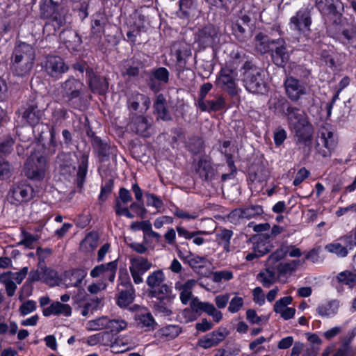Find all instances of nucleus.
I'll list each match as a JSON object with an SVG mask.
<instances>
[{
    "label": "nucleus",
    "mask_w": 356,
    "mask_h": 356,
    "mask_svg": "<svg viewBox=\"0 0 356 356\" xmlns=\"http://www.w3.org/2000/svg\"><path fill=\"white\" fill-rule=\"evenodd\" d=\"M286 116L287 117L289 127L294 134V140L296 144L302 147H310L313 140L314 129L307 114L298 108L289 106Z\"/></svg>",
    "instance_id": "f257e3e1"
},
{
    "label": "nucleus",
    "mask_w": 356,
    "mask_h": 356,
    "mask_svg": "<svg viewBox=\"0 0 356 356\" xmlns=\"http://www.w3.org/2000/svg\"><path fill=\"white\" fill-rule=\"evenodd\" d=\"M35 50L26 42L19 43L14 49L12 56V69L14 73L20 76H25L31 71L34 60Z\"/></svg>",
    "instance_id": "f03ea898"
},
{
    "label": "nucleus",
    "mask_w": 356,
    "mask_h": 356,
    "mask_svg": "<svg viewBox=\"0 0 356 356\" xmlns=\"http://www.w3.org/2000/svg\"><path fill=\"white\" fill-rule=\"evenodd\" d=\"M84 89L83 82L70 77L61 83L60 94L69 106L81 110L83 107Z\"/></svg>",
    "instance_id": "7ed1b4c3"
},
{
    "label": "nucleus",
    "mask_w": 356,
    "mask_h": 356,
    "mask_svg": "<svg viewBox=\"0 0 356 356\" xmlns=\"http://www.w3.org/2000/svg\"><path fill=\"white\" fill-rule=\"evenodd\" d=\"M243 67V83L246 90L252 93H263L266 90L264 72L250 62H245Z\"/></svg>",
    "instance_id": "20e7f679"
},
{
    "label": "nucleus",
    "mask_w": 356,
    "mask_h": 356,
    "mask_svg": "<svg viewBox=\"0 0 356 356\" xmlns=\"http://www.w3.org/2000/svg\"><path fill=\"white\" fill-rule=\"evenodd\" d=\"M312 7L308 6L301 8L295 15L290 18L289 23L291 30L307 36L311 33Z\"/></svg>",
    "instance_id": "39448f33"
},
{
    "label": "nucleus",
    "mask_w": 356,
    "mask_h": 356,
    "mask_svg": "<svg viewBox=\"0 0 356 356\" xmlns=\"http://www.w3.org/2000/svg\"><path fill=\"white\" fill-rule=\"evenodd\" d=\"M41 66L46 74L55 80L60 79L69 69L64 60L60 56L56 55L47 56Z\"/></svg>",
    "instance_id": "423d86ee"
},
{
    "label": "nucleus",
    "mask_w": 356,
    "mask_h": 356,
    "mask_svg": "<svg viewBox=\"0 0 356 356\" xmlns=\"http://www.w3.org/2000/svg\"><path fill=\"white\" fill-rule=\"evenodd\" d=\"M33 197V188L25 182L14 184L7 195L8 200L16 205L29 201Z\"/></svg>",
    "instance_id": "0eeeda50"
},
{
    "label": "nucleus",
    "mask_w": 356,
    "mask_h": 356,
    "mask_svg": "<svg viewBox=\"0 0 356 356\" xmlns=\"http://www.w3.org/2000/svg\"><path fill=\"white\" fill-rule=\"evenodd\" d=\"M47 171V160L44 156H40L36 160L30 157L24 166L25 176L32 180H42Z\"/></svg>",
    "instance_id": "6e6552de"
},
{
    "label": "nucleus",
    "mask_w": 356,
    "mask_h": 356,
    "mask_svg": "<svg viewBox=\"0 0 356 356\" xmlns=\"http://www.w3.org/2000/svg\"><path fill=\"white\" fill-rule=\"evenodd\" d=\"M236 76L237 74L234 69L222 67L217 77L216 85L229 95H235L238 93Z\"/></svg>",
    "instance_id": "1a4fd4ad"
},
{
    "label": "nucleus",
    "mask_w": 356,
    "mask_h": 356,
    "mask_svg": "<svg viewBox=\"0 0 356 356\" xmlns=\"http://www.w3.org/2000/svg\"><path fill=\"white\" fill-rule=\"evenodd\" d=\"M152 263L141 256H136L130 259L129 271L136 284H140L143 282V276L152 267Z\"/></svg>",
    "instance_id": "9d476101"
},
{
    "label": "nucleus",
    "mask_w": 356,
    "mask_h": 356,
    "mask_svg": "<svg viewBox=\"0 0 356 356\" xmlns=\"http://www.w3.org/2000/svg\"><path fill=\"white\" fill-rule=\"evenodd\" d=\"M315 6L322 15L327 16L334 23L341 17L343 9L340 0H316Z\"/></svg>",
    "instance_id": "9b49d317"
},
{
    "label": "nucleus",
    "mask_w": 356,
    "mask_h": 356,
    "mask_svg": "<svg viewBox=\"0 0 356 356\" xmlns=\"http://www.w3.org/2000/svg\"><path fill=\"white\" fill-rule=\"evenodd\" d=\"M286 94L292 102L298 101L309 93V88L307 83L294 77L286 78L284 81Z\"/></svg>",
    "instance_id": "f8f14e48"
},
{
    "label": "nucleus",
    "mask_w": 356,
    "mask_h": 356,
    "mask_svg": "<svg viewBox=\"0 0 356 356\" xmlns=\"http://www.w3.org/2000/svg\"><path fill=\"white\" fill-rule=\"evenodd\" d=\"M270 56L273 62L279 67H284L289 61L290 54L282 38L272 40Z\"/></svg>",
    "instance_id": "ddd939ff"
},
{
    "label": "nucleus",
    "mask_w": 356,
    "mask_h": 356,
    "mask_svg": "<svg viewBox=\"0 0 356 356\" xmlns=\"http://www.w3.org/2000/svg\"><path fill=\"white\" fill-rule=\"evenodd\" d=\"M264 213L262 207L259 205H251L244 208H238L233 210L229 214L230 222L238 223L243 220H250L261 216Z\"/></svg>",
    "instance_id": "4468645a"
},
{
    "label": "nucleus",
    "mask_w": 356,
    "mask_h": 356,
    "mask_svg": "<svg viewBox=\"0 0 356 356\" xmlns=\"http://www.w3.org/2000/svg\"><path fill=\"white\" fill-rule=\"evenodd\" d=\"M219 40L218 30L213 25H208L200 29L195 37V41L202 48L212 47Z\"/></svg>",
    "instance_id": "2eb2a0df"
},
{
    "label": "nucleus",
    "mask_w": 356,
    "mask_h": 356,
    "mask_svg": "<svg viewBox=\"0 0 356 356\" xmlns=\"http://www.w3.org/2000/svg\"><path fill=\"white\" fill-rule=\"evenodd\" d=\"M320 140L323 143L325 149L319 150V154L323 157L330 156L331 152L334 149L337 144L336 134L330 127H323L320 129Z\"/></svg>",
    "instance_id": "dca6fc26"
},
{
    "label": "nucleus",
    "mask_w": 356,
    "mask_h": 356,
    "mask_svg": "<svg viewBox=\"0 0 356 356\" xmlns=\"http://www.w3.org/2000/svg\"><path fill=\"white\" fill-rule=\"evenodd\" d=\"M197 281L195 279L184 280L182 276L175 283V289L179 292L181 302L187 305L193 298V289Z\"/></svg>",
    "instance_id": "f3484780"
},
{
    "label": "nucleus",
    "mask_w": 356,
    "mask_h": 356,
    "mask_svg": "<svg viewBox=\"0 0 356 356\" xmlns=\"http://www.w3.org/2000/svg\"><path fill=\"white\" fill-rule=\"evenodd\" d=\"M118 268V261H113L104 264L96 266L90 273V275L93 277H102L104 280H108L111 282H113L115 277L116 270Z\"/></svg>",
    "instance_id": "a211bd4d"
},
{
    "label": "nucleus",
    "mask_w": 356,
    "mask_h": 356,
    "mask_svg": "<svg viewBox=\"0 0 356 356\" xmlns=\"http://www.w3.org/2000/svg\"><path fill=\"white\" fill-rule=\"evenodd\" d=\"M151 104L150 99L143 94L134 92L128 98L127 106L130 111H138L145 113Z\"/></svg>",
    "instance_id": "6ab92c4d"
},
{
    "label": "nucleus",
    "mask_w": 356,
    "mask_h": 356,
    "mask_svg": "<svg viewBox=\"0 0 356 356\" xmlns=\"http://www.w3.org/2000/svg\"><path fill=\"white\" fill-rule=\"evenodd\" d=\"M340 25L338 31V39L343 44L353 42L356 38V26L349 23L346 19L341 17L338 19L337 22Z\"/></svg>",
    "instance_id": "aec40b11"
},
{
    "label": "nucleus",
    "mask_w": 356,
    "mask_h": 356,
    "mask_svg": "<svg viewBox=\"0 0 356 356\" xmlns=\"http://www.w3.org/2000/svg\"><path fill=\"white\" fill-rule=\"evenodd\" d=\"M227 334L225 328L218 329L200 338L197 345L204 349L216 346L225 339Z\"/></svg>",
    "instance_id": "412c9836"
},
{
    "label": "nucleus",
    "mask_w": 356,
    "mask_h": 356,
    "mask_svg": "<svg viewBox=\"0 0 356 356\" xmlns=\"http://www.w3.org/2000/svg\"><path fill=\"white\" fill-rule=\"evenodd\" d=\"M129 127L133 131L140 136L148 137L150 135L149 129L151 123L149 120L143 115H133Z\"/></svg>",
    "instance_id": "4be33fe9"
},
{
    "label": "nucleus",
    "mask_w": 356,
    "mask_h": 356,
    "mask_svg": "<svg viewBox=\"0 0 356 356\" xmlns=\"http://www.w3.org/2000/svg\"><path fill=\"white\" fill-rule=\"evenodd\" d=\"M72 314V308L68 304H64L59 301L53 302L49 307L42 310V314L46 316H62L70 317Z\"/></svg>",
    "instance_id": "5701e85b"
},
{
    "label": "nucleus",
    "mask_w": 356,
    "mask_h": 356,
    "mask_svg": "<svg viewBox=\"0 0 356 356\" xmlns=\"http://www.w3.org/2000/svg\"><path fill=\"white\" fill-rule=\"evenodd\" d=\"M87 275V271L83 268H75L65 273L64 282L67 288L81 286L82 282Z\"/></svg>",
    "instance_id": "b1692460"
},
{
    "label": "nucleus",
    "mask_w": 356,
    "mask_h": 356,
    "mask_svg": "<svg viewBox=\"0 0 356 356\" xmlns=\"http://www.w3.org/2000/svg\"><path fill=\"white\" fill-rule=\"evenodd\" d=\"M302 255V251L300 248L293 245L283 243L275 252H273L270 259L273 261H279L286 256L291 257H300Z\"/></svg>",
    "instance_id": "393cba45"
},
{
    "label": "nucleus",
    "mask_w": 356,
    "mask_h": 356,
    "mask_svg": "<svg viewBox=\"0 0 356 356\" xmlns=\"http://www.w3.org/2000/svg\"><path fill=\"white\" fill-rule=\"evenodd\" d=\"M135 319L138 325L145 331L155 329L156 323L150 312L146 308H141L136 314Z\"/></svg>",
    "instance_id": "a878e982"
},
{
    "label": "nucleus",
    "mask_w": 356,
    "mask_h": 356,
    "mask_svg": "<svg viewBox=\"0 0 356 356\" xmlns=\"http://www.w3.org/2000/svg\"><path fill=\"white\" fill-rule=\"evenodd\" d=\"M179 258L187 263L198 273H201L202 270L209 264V261L205 257H200L191 253H188L186 257H183L179 254Z\"/></svg>",
    "instance_id": "bb28decb"
},
{
    "label": "nucleus",
    "mask_w": 356,
    "mask_h": 356,
    "mask_svg": "<svg viewBox=\"0 0 356 356\" xmlns=\"http://www.w3.org/2000/svg\"><path fill=\"white\" fill-rule=\"evenodd\" d=\"M339 306L337 300H328L318 305L316 312L321 317H332L338 312Z\"/></svg>",
    "instance_id": "cd10ccee"
},
{
    "label": "nucleus",
    "mask_w": 356,
    "mask_h": 356,
    "mask_svg": "<svg viewBox=\"0 0 356 356\" xmlns=\"http://www.w3.org/2000/svg\"><path fill=\"white\" fill-rule=\"evenodd\" d=\"M89 86L92 92L104 94L108 88V83L104 77L92 74L89 79Z\"/></svg>",
    "instance_id": "c85d7f7f"
},
{
    "label": "nucleus",
    "mask_w": 356,
    "mask_h": 356,
    "mask_svg": "<svg viewBox=\"0 0 356 356\" xmlns=\"http://www.w3.org/2000/svg\"><path fill=\"white\" fill-rule=\"evenodd\" d=\"M268 108L276 114L286 113L289 106L286 99L282 97L275 95L268 101Z\"/></svg>",
    "instance_id": "c756f323"
},
{
    "label": "nucleus",
    "mask_w": 356,
    "mask_h": 356,
    "mask_svg": "<svg viewBox=\"0 0 356 356\" xmlns=\"http://www.w3.org/2000/svg\"><path fill=\"white\" fill-rule=\"evenodd\" d=\"M233 236V232L227 229H221L216 232V241L219 245L222 246L227 252H230V240Z\"/></svg>",
    "instance_id": "7c9ffc66"
},
{
    "label": "nucleus",
    "mask_w": 356,
    "mask_h": 356,
    "mask_svg": "<svg viewBox=\"0 0 356 356\" xmlns=\"http://www.w3.org/2000/svg\"><path fill=\"white\" fill-rule=\"evenodd\" d=\"M342 243H343L338 239L336 241L327 244L325 246V250L330 253L336 254L339 257H346L350 249L349 246L346 244L343 245Z\"/></svg>",
    "instance_id": "2f4dec72"
},
{
    "label": "nucleus",
    "mask_w": 356,
    "mask_h": 356,
    "mask_svg": "<svg viewBox=\"0 0 356 356\" xmlns=\"http://www.w3.org/2000/svg\"><path fill=\"white\" fill-rule=\"evenodd\" d=\"M179 4L181 17H188L197 10L198 0H179Z\"/></svg>",
    "instance_id": "473e14b6"
},
{
    "label": "nucleus",
    "mask_w": 356,
    "mask_h": 356,
    "mask_svg": "<svg viewBox=\"0 0 356 356\" xmlns=\"http://www.w3.org/2000/svg\"><path fill=\"white\" fill-rule=\"evenodd\" d=\"M254 46L257 51L261 54L270 52L272 48V40L260 33L254 38Z\"/></svg>",
    "instance_id": "72a5a7b5"
},
{
    "label": "nucleus",
    "mask_w": 356,
    "mask_h": 356,
    "mask_svg": "<svg viewBox=\"0 0 356 356\" xmlns=\"http://www.w3.org/2000/svg\"><path fill=\"white\" fill-rule=\"evenodd\" d=\"M157 288V289H154L152 291V297L156 298L158 300L172 302L174 296L172 295V289L170 286L163 283Z\"/></svg>",
    "instance_id": "f704fd0d"
},
{
    "label": "nucleus",
    "mask_w": 356,
    "mask_h": 356,
    "mask_svg": "<svg viewBox=\"0 0 356 356\" xmlns=\"http://www.w3.org/2000/svg\"><path fill=\"white\" fill-rule=\"evenodd\" d=\"M99 236L95 233L88 234L80 244V249L85 253L94 251L98 246Z\"/></svg>",
    "instance_id": "c9c22d12"
},
{
    "label": "nucleus",
    "mask_w": 356,
    "mask_h": 356,
    "mask_svg": "<svg viewBox=\"0 0 356 356\" xmlns=\"http://www.w3.org/2000/svg\"><path fill=\"white\" fill-rule=\"evenodd\" d=\"M102 298H92L87 300L83 306L79 305V307L81 309V314L83 316L92 314L95 311L97 310L102 306Z\"/></svg>",
    "instance_id": "e433bc0d"
},
{
    "label": "nucleus",
    "mask_w": 356,
    "mask_h": 356,
    "mask_svg": "<svg viewBox=\"0 0 356 356\" xmlns=\"http://www.w3.org/2000/svg\"><path fill=\"white\" fill-rule=\"evenodd\" d=\"M108 326V316H102L88 321L86 324V328L88 331H99L107 330Z\"/></svg>",
    "instance_id": "4c0bfd02"
},
{
    "label": "nucleus",
    "mask_w": 356,
    "mask_h": 356,
    "mask_svg": "<svg viewBox=\"0 0 356 356\" xmlns=\"http://www.w3.org/2000/svg\"><path fill=\"white\" fill-rule=\"evenodd\" d=\"M165 276L162 270L158 269L150 273L146 279L147 285L152 289L157 288L163 283Z\"/></svg>",
    "instance_id": "58836bf2"
},
{
    "label": "nucleus",
    "mask_w": 356,
    "mask_h": 356,
    "mask_svg": "<svg viewBox=\"0 0 356 356\" xmlns=\"http://www.w3.org/2000/svg\"><path fill=\"white\" fill-rule=\"evenodd\" d=\"M42 115V112L37 106H31L24 112L23 118L29 125L33 126L39 122Z\"/></svg>",
    "instance_id": "ea45409f"
},
{
    "label": "nucleus",
    "mask_w": 356,
    "mask_h": 356,
    "mask_svg": "<svg viewBox=\"0 0 356 356\" xmlns=\"http://www.w3.org/2000/svg\"><path fill=\"white\" fill-rule=\"evenodd\" d=\"M197 172L200 177L204 180H210L214 176V169L211 163L204 159L199 161Z\"/></svg>",
    "instance_id": "a19ab883"
},
{
    "label": "nucleus",
    "mask_w": 356,
    "mask_h": 356,
    "mask_svg": "<svg viewBox=\"0 0 356 356\" xmlns=\"http://www.w3.org/2000/svg\"><path fill=\"white\" fill-rule=\"evenodd\" d=\"M356 259V255L354 260ZM356 263V261H355ZM337 282L342 284L348 286L352 288L356 284V264L355 265V273L348 270H344L338 274L336 277Z\"/></svg>",
    "instance_id": "79ce46f5"
},
{
    "label": "nucleus",
    "mask_w": 356,
    "mask_h": 356,
    "mask_svg": "<svg viewBox=\"0 0 356 356\" xmlns=\"http://www.w3.org/2000/svg\"><path fill=\"white\" fill-rule=\"evenodd\" d=\"M0 282L5 286L8 296L12 297L15 295V291L17 289V285L11 277L10 272L5 273L1 275Z\"/></svg>",
    "instance_id": "37998d69"
},
{
    "label": "nucleus",
    "mask_w": 356,
    "mask_h": 356,
    "mask_svg": "<svg viewBox=\"0 0 356 356\" xmlns=\"http://www.w3.org/2000/svg\"><path fill=\"white\" fill-rule=\"evenodd\" d=\"M154 106L161 119L163 120H168L170 119V113L165 107V99L163 95H159L157 96Z\"/></svg>",
    "instance_id": "c03bdc74"
},
{
    "label": "nucleus",
    "mask_w": 356,
    "mask_h": 356,
    "mask_svg": "<svg viewBox=\"0 0 356 356\" xmlns=\"http://www.w3.org/2000/svg\"><path fill=\"white\" fill-rule=\"evenodd\" d=\"M258 279L264 287L268 288L276 281V275L273 269L268 268L259 273Z\"/></svg>",
    "instance_id": "a18cd8bd"
},
{
    "label": "nucleus",
    "mask_w": 356,
    "mask_h": 356,
    "mask_svg": "<svg viewBox=\"0 0 356 356\" xmlns=\"http://www.w3.org/2000/svg\"><path fill=\"white\" fill-rule=\"evenodd\" d=\"M134 300V290L131 287L129 290L121 291L117 299V304L120 307H126Z\"/></svg>",
    "instance_id": "49530a36"
},
{
    "label": "nucleus",
    "mask_w": 356,
    "mask_h": 356,
    "mask_svg": "<svg viewBox=\"0 0 356 356\" xmlns=\"http://www.w3.org/2000/svg\"><path fill=\"white\" fill-rule=\"evenodd\" d=\"M206 110H201L203 112L218 111L225 108L226 102L222 96H218L215 100L204 101Z\"/></svg>",
    "instance_id": "de8ad7c7"
},
{
    "label": "nucleus",
    "mask_w": 356,
    "mask_h": 356,
    "mask_svg": "<svg viewBox=\"0 0 356 356\" xmlns=\"http://www.w3.org/2000/svg\"><path fill=\"white\" fill-rule=\"evenodd\" d=\"M88 157L87 155H83L77 172V183L79 186H81L83 184L87 170H88Z\"/></svg>",
    "instance_id": "09e8293b"
},
{
    "label": "nucleus",
    "mask_w": 356,
    "mask_h": 356,
    "mask_svg": "<svg viewBox=\"0 0 356 356\" xmlns=\"http://www.w3.org/2000/svg\"><path fill=\"white\" fill-rule=\"evenodd\" d=\"M181 332L180 327L175 325H169L160 330L161 336L165 337L167 340L176 338Z\"/></svg>",
    "instance_id": "8fccbe9b"
},
{
    "label": "nucleus",
    "mask_w": 356,
    "mask_h": 356,
    "mask_svg": "<svg viewBox=\"0 0 356 356\" xmlns=\"http://www.w3.org/2000/svg\"><path fill=\"white\" fill-rule=\"evenodd\" d=\"M127 323L122 318H110L108 317V330L111 332H120L125 330Z\"/></svg>",
    "instance_id": "3c124183"
},
{
    "label": "nucleus",
    "mask_w": 356,
    "mask_h": 356,
    "mask_svg": "<svg viewBox=\"0 0 356 356\" xmlns=\"http://www.w3.org/2000/svg\"><path fill=\"white\" fill-rule=\"evenodd\" d=\"M303 262L304 261H301L300 260L296 259L289 262L281 263L278 266V270L280 273H290L295 271Z\"/></svg>",
    "instance_id": "603ef678"
},
{
    "label": "nucleus",
    "mask_w": 356,
    "mask_h": 356,
    "mask_svg": "<svg viewBox=\"0 0 356 356\" xmlns=\"http://www.w3.org/2000/svg\"><path fill=\"white\" fill-rule=\"evenodd\" d=\"M145 27L141 24H135L127 33V37L128 41L132 44H134L136 42L138 36L140 35L141 32L144 31Z\"/></svg>",
    "instance_id": "864d4df0"
},
{
    "label": "nucleus",
    "mask_w": 356,
    "mask_h": 356,
    "mask_svg": "<svg viewBox=\"0 0 356 356\" xmlns=\"http://www.w3.org/2000/svg\"><path fill=\"white\" fill-rule=\"evenodd\" d=\"M213 86L211 83H204L201 88L197 100V106L200 110H206L204 99L208 92L211 90Z\"/></svg>",
    "instance_id": "5fc2aeb1"
},
{
    "label": "nucleus",
    "mask_w": 356,
    "mask_h": 356,
    "mask_svg": "<svg viewBox=\"0 0 356 356\" xmlns=\"http://www.w3.org/2000/svg\"><path fill=\"white\" fill-rule=\"evenodd\" d=\"M154 309L156 312L161 315L167 316L172 314L171 302H167L165 300H159L154 305Z\"/></svg>",
    "instance_id": "6e6d98bb"
},
{
    "label": "nucleus",
    "mask_w": 356,
    "mask_h": 356,
    "mask_svg": "<svg viewBox=\"0 0 356 356\" xmlns=\"http://www.w3.org/2000/svg\"><path fill=\"white\" fill-rule=\"evenodd\" d=\"M339 240L341 241L343 244L349 246L350 250H352L354 246H356V225L348 234L339 237Z\"/></svg>",
    "instance_id": "4d7b16f0"
},
{
    "label": "nucleus",
    "mask_w": 356,
    "mask_h": 356,
    "mask_svg": "<svg viewBox=\"0 0 356 356\" xmlns=\"http://www.w3.org/2000/svg\"><path fill=\"white\" fill-rule=\"evenodd\" d=\"M246 318L247 320L252 323L261 325L263 323H266L268 321V318L266 316H259L256 312L254 309H249L246 312Z\"/></svg>",
    "instance_id": "13d9d810"
},
{
    "label": "nucleus",
    "mask_w": 356,
    "mask_h": 356,
    "mask_svg": "<svg viewBox=\"0 0 356 356\" xmlns=\"http://www.w3.org/2000/svg\"><path fill=\"white\" fill-rule=\"evenodd\" d=\"M243 305V298L238 296H235L229 301L228 311L232 314L236 313L242 309Z\"/></svg>",
    "instance_id": "bf43d9fd"
},
{
    "label": "nucleus",
    "mask_w": 356,
    "mask_h": 356,
    "mask_svg": "<svg viewBox=\"0 0 356 356\" xmlns=\"http://www.w3.org/2000/svg\"><path fill=\"white\" fill-rule=\"evenodd\" d=\"M12 175V168L10 163L0 157V179H7Z\"/></svg>",
    "instance_id": "052dcab7"
},
{
    "label": "nucleus",
    "mask_w": 356,
    "mask_h": 356,
    "mask_svg": "<svg viewBox=\"0 0 356 356\" xmlns=\"http://www.w3.org/2000/svg\"><path fill=\"white\" fill-rule=\"evenodd\" d=\"M42 282L49 285H53L57 277L56 273L47 267L42 268Z\"/></svg>",
    "instance_id": "680f3d73"
},
{
    "label": "nucleus",
    "mask_w": 356,
    "mask_h": 356,
    "mask_svg": "<svg viewBox=\"0 0 356 356\" xmlns=\"http://www.w3.org/2000/svg\"><path fill=\"white\" fill-rule=\"evenodd\" d=\"M245 58V54L238 49L233 50L230 54L229 63L233 68H236Z\"/></svg>",
    "instance_id": "e2e57ef3"
},
{
    "label": "nucleus",
    "mask_w": 356,
    "mask_h": 356,
    "mask_svg": "<svg viewBox=\"0 0 356 356\" xmlns=\"http://www.w3.org/2000/svg\"><path fill=\"white\" fill-rule=\"evenodd\" d=\"M204 312L211 316L213 320L216 323H219L222 318V312L218 310L214 305L210 302L207 305Z\"/></svg>",
    "instance_id": "0e129e2a"
},
{
    "label": "nucleus",
    "mask_w": 356,
    "mask_h": 356,
    "mask_svg": "<svg viewBox=\"0 0 356 356\" xmlns=\"http://www.w3.org/2000/svg\"><path fill=\"white\" fill-rule=\"evenodd\" d=\"M36 309V302L34 300H27L24 302L19 309L20 314L23 316H26Z\"/></svg>",
    "instance_id": "69168bd1"
},
{
    "label": "nucleus",
    "mask_w": 356,
    "mask_h": 356,
    "mask_svg": "<svg viewBox=\"0 0 356 356\" xmlns=\"http://www.w3.org/2000/svg\"><path fill=\"white\" fill-rule=\"evenodd\" d=\"M212 280L214 282H220L222 280H229L233 277L232 273L229 270L216 271L212 274Z\"/></svg>",
    "instance_id": "338daca9"
},
{
    "label": "nucleus",
    "mask_w": 356,
    "mask_h": 356,
    "mask_svg": "<svg viewBox=\"0 0 356 356\" xmlns=\"http://www.w3.org/2000/svg\"><path fill=\"white\" fill-rule=\"evenodd\" d=\"M153 76L155 79L160 82L166 83L169 80V72L165 67H159L153 72Z\"/></svg>",
    "instance_id": "774afa93"
}]
</instances>
